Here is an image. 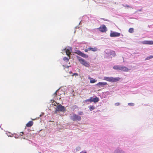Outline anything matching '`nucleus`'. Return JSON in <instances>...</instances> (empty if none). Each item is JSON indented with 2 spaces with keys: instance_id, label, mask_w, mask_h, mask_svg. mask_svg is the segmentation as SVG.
Instances as JSON below:
<instances>
[{
  "instance_id": "1",
  "label": "nucleus",
  "mask_w": 153,
  "mask_h": 153,
  "mask_svg": "<svg viewBox=\"0 0 153 153\" xmlns=\"http://www.w3.org/2000/svg\"><path fill=\"white\" fill-rule=\"evenodd\" d=\"M120 79V78L119 77L114 78L113 77L105 76L104 77L103 79L105 80L113 82L119 81Z\"/></svg>"
},
{
  "instance_id": "2",
  "label": "nucleus",
  "mask_w": 153,
  "mask_h": 153,
  "mask_svg": "<svg viewBox=\"0 0 153 153\" xmlns=\"http://www.w3.org/2000/svg\"><path fill=\"white\" fill-rule=\"evenodd\" d=\"M79 62L82 65L87 67H89L90 65L88 62H87L84 59L79 56H76Z\"/></svg>"
},
{
  "instance_id": "3",
  "label": "nucleus",
  "mask_w": 153,
  "mask_h": 153,
  "mask_svg": "<svg viewBox=\"0 0 153 153\" xmlns=\"http://www.w3.org/2000/svg\"><path fill=\"white\" fill-rule=\"evenodd\" d=\"M70 118L74 121H80L81 120V118L80 116L75 114H73Z\"/></svg>"
},
{
  "instance_id": "4",
  "label": "nucleus",
  "mask_w": 153,
  "mask_h": 153,
  "mask_svg": "<svg viewBox=\"0 0 153 153\" xmlns=\"http://www.w3.org/2000/svg\"><path fill=\"white\" fill-rule=\"evenodd\" d=\"M66 110V108L64 106H62L60 104L58 105L57 107V108L55 111V113H56L57 111H64Z\"/></svg>"
},
{
  "instance_id": "5",
  "label": "nucleus",
  "mask_w": 153,
  "mask_h": 153,
  "mask_svg": "<svg viewBox=\"0 0 153 153\" xmlns=\"http://www.w3.org/2000/svg\"><path fill=\"white\" fill-rule=\"evenodd\" d=\"M75 53H76L79 55L80 56L85 58H87L88 57V55L86 54L79 50H77L76 51V52H75Z\"/></svg>"
},
{
  "instance_id": "6",
  "label": "nucleus",
  "mask_w": 153,
  "mask_h": 153,
  "mask_svg": "<svg viewBox=\"0 0 153 153\" xmlns=\"http://www.w3.org/2000/svg\"><path fill=\"white\" fill-rule=\"evenodd\" d=\"M98 29L102 33L106 32L107 30L106 27L104 25H101L98 28Z\"/></svg>"
},
{
  "instance_id": "7",
  "label": "nucleus",
  "mask_w": 153,
  "mask_h": 153,
  "mask_svg": "<svg viewBox=\"0 0 153 153\" xmlns=\"http://www.w3.org/2000/svg\"><path fill=\"white\" fill-rule=\"evenodd\" d=\"M120 34L115 32H111L110 34V36L111 37H118L120 36Z\"/></svg>"
},
{
  "instance_id": "8",
  "label": "nucleus",
  "mask_w": 153,
  "mask_h": 153,
  "mask_svg": "<svg viewBox=\"0 0 153 153\" xmlns=\"http://www.w3.org/2000/svg\"><path fill=\"white\" fill-rule=\"evenodd\" d=\"M107 85L106 82H100L96 84V85L99 87H102L103 86Z\"/></svg>"
},
{
  "instance_id": "9",
  "label": "nucleus",
  "mask_w": 153,
  "mask_h": 153,
  "mask_svg": "<svg viewBox=\"0 0 153 153\" xmlns=\"http://www.w3.org/2000/svg\"><path fill=\"white\" fill-rule=\"evenodd\" d=\"M128 70V69L127 67L121 66L120 70L124 72H127Z\"/></svg>"
},
{
  "instance_id": "10",
  "label": "nucleus",
  "mask_w": 153,
  "mask_h": 153,
  "mask_svg": "<svg viewBox=\"0 0 153 153\" xmlns=\"http://www.w3.org/2000/svg\"><path fill=\"white\" fill-rule=\"evenodd\" d=\"M33 123V122L32 121H30L26 124V126L28 127H30L32 126Z\"/></svg>"
},
{
  "instance_id": "11",
  "label": "nucleus",
  "mask_w": 153,
  "mask_h": 153,
  "mask_svg": "<svg viewBox=\"0 0 153 153\" xmlns=\"http://www.w3.org/2000/svg\"><path fill=\"white\" fill-rule=\"evenodd\" d=\"M64 51L65 52L66 55L68 56H70V55L71 53V52L70 51V50L69 49H67L66 48H65L64 49Z\"/></svg>"
},
{
  "instance_id": "12",
  "label": "nucleus",
  "mask_w": 153,
  "mask_h": 153,
  "mask_svg": "<svg viewBox=\"0 0 153 153\" xmlns=\"http://www.w3.org/2000/svg\"><path fill=\"white\" fill-rule=\"evenodd\" d=\"M120 65H115L113 67V69L115 70H120Z\"/></svg>"
},
{
  "instance_id": "13",
  "label": "nucleus",
  "mask_w": 153,
  "mask_h": 153,
  "mask_svg": "<svg viewBox=\"0 0 153 153\" xmlns=\"http://www.w3.org/2000/svg\"><path fill=\"white\" fill-rule=\"evenodd\" d=\"M89 51H96L97 50V48H88Z\"/></svg>"
},
{
  "instance_id": "14",
  "label": "nucleus",
  "mask_w": 153,
  "mask_h": 153,
  "mask_svg": "<svg viewBox=\"0 0 153 153\" xmlns=\"http://www.w3.org/2000/svg\"><path fill=\"white\" fill-rule=\"evenodd\" d=\"M68 58H67L66 57H64L63 58V60L66 62H69V60L70 59V56H68Z\"/></svg>"
},
{
  "instance_id": "15",
  "label": "nucleus",
  "mask_w": 153,
  "mask_h": 153,
  "mask_svg": "<svg viewBox=\"0 0 153 153\" xmlns=\"http://www.w3.org/2000/svg\"><path fill=\"white\" fill-rule=\"evenodd\" d=\"M99 100V98L97 97L93 98L92 101V102H98Z\"/></svg>"
},
{
  "instance_id": "16",
  "label": "nucleus",
  "mask_w": 153,
  "mask_h": 153,
  "mask_svg": "<svg viewBox=\"0 0 153 153\" xmlns=\"http://www.w3.org/2000/svg\"><path fill=\"white\" fill-rule=\"evenodd\" d=\"M88 79H91V80L90 81V83H93L96 82V81L95 79H94L92 78H91L90 77L88 78Z\"/></svg>"
},
{
  "instance_id": "17",
  "label": "nucleus",
  "mask_w": 153,
  "mask_h": 153,
  "mask_svg": "<svg viewBox=\"0 0 153 153\" xmlns=\"http://www.w3.org/2000/svg\"><path fill=\"white\" fill-rule=\"evenodd\" d=\"M110 54L112 55L113 57H114L116 56V53L114 51H111L110 52Z\"/></svg>"
},
{
  "instance_id": "18",
  "label": "nucleus",
  "mask_w": 153,
  "mask_h": 153,
  "mask_svg": "<svg viewBox=\"0 0 153 153\" xmlns=\"http://www.w3.org/2000/svg\"><path fill=\"white\" fill-rule=\"evenodd\" d=\"M134 29L133 28H131L128 30V32L131 33H132L134 32Z\"/></svg>"
},
{
  "instance_id": "19",
  "label": "nucleus",
  "mask_w": 153,
  "mask_h": 153,
  "mask_svg": "<svg viewBox=\"0 0 153 153\" xmlns=\"http://www.w3.org/2000/svg\"><path fill=\"white\" fill-rule=\"evenodd\" d=\"M149 41H145L142 42V43L143 44H148Z\"/></svg>"
},
{
  "instance_id": "20",
  "label": "nucleus",
  "mask_w": 153,
  "mask_h": 153,
  "mask_svg": "<svg viewBox=\"0 0 153 153\" xmlns=\"http://www.w3.org/2000/svg\"><path fill=\"white\" fill-rule=\"evenodd\" d=\"M84 101L85 102H88H88H92V101L91 100H89V99L85 100Z\"/></svg>"
},
{
  "instance_id": "21",
  "label": "nucleus",
  "mask_w": 153,
  "mask_h": 153,
  "mask_svg": "<svg viewBox=\"0 0 153 153\" xmlns=\"http://www.w3.org/2000/svg\"><path fill=\"white\" fill-rule=\"evenodd\" d=\"M95 108V107L93 106H91L89 107V109L90 111L92 110H94Z\"/></svg>"
},
{
  "instance_id": "22",
  "label": "nucleus",
  "mask_w": 153,
  "mask_h": 153,
  "mask_svg": "<svg viewBox=\"0 0 153 153\" xmlns=\"http://www.w3.org/2000/svg\"><path fill=\"white\" fill-rule=\"evenodd\" d=\"M152 58V56H149L146 57V58L145 60H149L150 59H151Z\"/></svg>"
},
{
  "instance_id": "23",
  "label": "nucleus",
  "mask_w": 153,
  "mask_h": 153,
  "mask_svg": "<svg viewBox=\"0 0 153 153\" xmlns=\"http://www.w3.org/2000/svg\"><path fill=\"white\" fill-rule=\"evenodd\" d=\"M58 91V90H57L56 91V92L54 93V94H53V97H55L56 96V95H57V92Z\"/></svg>"
},
{
  "instance_id": "24",
  "label": "nucleus",
  "mask_w": 153,
  "mask_h": 153,
  "mask_svg": "<svg viewBox=\"0 0 153 153\" xmlns=\"http://www.w3.org/2000/svg\"><path fill=\"white\" fill-rule=\"evenodd\" d=\"M148 45H153V41H149Z\"/></svg>"
},
{
  "instance_id": "25",
  "label": "nucleus",
  "mask_w": 153,
  "mask_h": 153,
  "mask_svg": "<svg viewBox=\"0 0 153 153\" xmlns=\"http://www.w3.org/2000/svg\"><path fill=\"white\" fill-rule=\"evenodd\" d=\"M128 105L130 106H133L134 105V104L133 103H128Z\"/></svg>"
},
{
  "instance_id": "26",
  "label": "nucleus",
  "mask_w": 153,
  "mask_h": 153,
  "mask_svg": "<svg viewBox=\"0 0 153 153\" xmlns=\"http://www.w3.org/2000/svg\"><path fill=\"white\" fill-rule=\"evenodd\" d=\"M120 103H119V102H117V103H115V105L116 106H118V105H120Z\"/></svg>"
},
{
  "instance_id": "27",
  "label": "nucleus",
  "mask_w": 153,
  "mask_h": 153,
  "mask_svg": "<svg viewBox=\"0 0 153 153\" xmlns=\"http://www.w3.org/2000/svg\"><path fill=\"white\" fill-rule=\"evenodd\" d=\"M78 114L79 115H82L83 114V112L82 111H80L78 112Z\"/></svg>"
},
{
  "instance_id": "28",
  "label": "nucleus",
  "mask_w": 153,
  "mask_h": 153,
  "mask_svg": "<svg viewBox=\"0 0 153 153\" xmlns=\"http://www.w3.org/2000/svg\"><path fill=\"white\" fill-rule=\"evenodd\" d=\"M88 51H89L88 50V48L87 49H86L85 50V51L86 52H88Z\"/></svg>"
},
{
  "instance_id": "29",
  "label": "nucleus",
  "mask_w": 153,
  "mask_h": 153,
  "mask_svg": "<svg viewBox=\"0 0 153 153\" xmlns=\"http://www.w3.org/2000/svg\"><path fill=\"white\" fill-rule=\"evenodd\" d=\"M23 132H21L20 133V135L21 136H22V135H23Z\"/></svg>"
},
{
  "instance_id": "30",
  "label": "nucleus",
  "mask_w": 153,
  "mask_h": 153,
  "mask_svg": "<svg viewBox=\"0 0 153 153\" xmlns=\"http://www.w3.org/2000/svg\"><path fill=\"white\" fill-rule=\"evenodd\" d=\"M93 97H90V99H89V100H91V101L93 100Z\"/></svg>"
},
{
  "instance_id": "31",
  "label": "nucleus",
  "mask_w": 153,
  "mask_h": 153,
  "mask_svg": "<svg viewBox=\"0 0 153 153\" xmlns=\"http://www.w3.org/2000/svg\"><path fill=\"white\" fill-rule=\"evenodd\" d=\"M80 153H86V152H80Z\"/></svg>"
},
{
  "instance_id": "32",
  "label": "nucleus",
  "mask_w": 153,
  "mask_h": 153,
  "mask_svg": "<svg viewBox=\"0 0 153 153\" xmlns=\"http://www.w3.org/2000/svg\"><path fill=\"white\" fill-rule=\"evenodd\" d=\"M74 74L75 75H77V74L76 73Z\"/></svg>"
},
{
  "instance_id": "33",
  "label": "nucleus",
  "mask_w": 153,
  "mask_h": 153,
  "mask_svg": "<svg viewBox=\"0 0 153 153\" xmlns=\"http://www.w3.org/2000/svg\"><path fill=\"white\" fill-rule=\"evenodd\" d=\"M42 115H43V114L40 115V117H41V116Z\"/></svg>"
},
{
  "instance_id": "34",
  "label": "nucleus",
  "mask_w": 153,
  "mask_h": 153,
  "mask_svg": "<svg viewBox=\"0 0 153 153\" xmlns=\"http://www.w3.org/2000/svg\"><path fill=\"white\" fill-rule=\"evenodd\" d=\"M69 67V66H67V68H68Z\"/></svg>"
},
{
  "instance_id": "35",
  "label": "nucleus",
  "mask_w": 153,
  "mask_h": 153,
  "mask_svg": "<svg viewBox=\"0 0 153 153\" xmlns=\"http://www.w3.org/2000/svg\"><path fill=\"white\" fill-rule=\"evenodd\" d=\"M152 58H153V56H152Z\"/></svg>"
}]
</instances>
